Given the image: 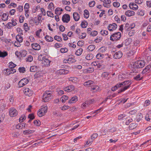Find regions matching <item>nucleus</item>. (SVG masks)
Returning <instances> with one entry per match:
<instances>
[{
  "label": "nucleus",
  "mask_w": 151,
  "mask_h": 151,
  "mask_svg": "<svg viewBox=\"0 0 151 151\" xmlns=\"http://www.w3.org/2000/svg\"><path fill=\"white\" fill-rule=\"evenodd\" d=\"M122 55V52L118 51L116 52L114 55V58L115 59H119L121 58Z\"/></svg>",
  "instance_id": "9b49d317"
},
{
  "label": "nucleus",
  "mask_w": 151,
  "mask_h": 151,
  "mask_svg": "<svg viewBox=\"0 0 151 151\" xmlns=\"http://www.w3.org/2000/svg\"><path fill=\"white\" fill-rule=\"evenodd\" d=\"M47 106H45L40 109L41 110V111H43L44 113L45 114L47 111Z\"/></svg>",
  "instance_id": "e433bc0d"
},
{
  "label": "nucleus",
  "mask_w": 151,
  "mask_h": 151,
  "mask_svg": "<svg viewBox=\"0 0 151 151\" xmlns=\"http://www.w3.org/2000/svg\"><path fill=\"white\" fill-rule=\"evenodd\" d=\"M34 123L36 126H39L40 125V122L39 120H35L34 121Z\"/></svg>",
  "instance_id": "5fc2aeb1"
},
{
  "label": "nucleus",
  "mask_w": 151,
  "mask_h": 151,
  "mask_svg": "<svg viewBox=\"0 0 151 151\" xmlns=\"http://www.w3.org/2000/svg\"><path fill=\"white\" fill-rule=\"evenodd\" d=\"M86 70L87 72L91 73L94 71V69L93 68H90Z\"/></svg>",
  "instance_id": "603ef678"
},
{
  "label": "nucleus",
  "mask_w": 151,
  "mask_h": 151,
  "mask_svg": "<svg viewBox=\"0 0 151 151\" xmlns=\"http://www.w3.org/2000/svg\"><path fill=\"white\" fill-rule=\"evenodd\" d=\"M18 112L15 109L12 108L9 111V114L11 117L16 116Z\"/></svg>",
  "instance_id": "6e6552de"
},
{
  "label": "nucleus",
  "mask_w": 151,
  "mask_h": 151,
  "mask_svg": "<svg viewBox=\"0 0 151 151\" xmlns=\"http://www.w3.org/2000/svg\"><path fill=\"white\" fill-rule=\"evenodd\" d=\"M78 100V98L77 96H75L71 98L68 101L69 103H72L76 102Z\"/></svg>",
  "instance_id": "f3484780"
},
{
  "label": "nucleus",
  "mask_w": 151,
  "mask_h": 151,
  "mask_svg": "<svg viewBox=\"0 0 151 151\" xmlns=\"http://www.w3.org/2000/svg\"><path fill=\"white\" fill-rule=\"evenodd\" d=\"M70 20V15L67 14H65L63 15L62 20L64 22L68 23Z\"/></svg>",
  "instance_id": "0eeeda50"
},
{
  "label": "nucleus",
  "mask_w": 151,
  "mask_h": 151,
  "mask_svg": "<svg viewBox=\"0 0 151 151\" xmlns=\"http://www.w3.org/2000/svg\"><path fill=\"white\" fill-rule=\"evenodd\" d=\"M120 3L118 2H114L113 3V5L114 7H119L120 6Z\"/></svg>",
  "instance_id": "e2e57ef3"
},
{
  "label": "nucleus",
  "mask_w": 151,
  "mask_h": 151,
  "mask_svg": "<svg viewBox=\"0 0 151 151\" xmlns=\"http://www.w3.org/2000/svg\"><path fill=\"white\" fill-rule=\"evenodd\" d=\"M104 57V55H102L101 53H98L96 56V58L99 59H101L103 58Z\"/></svg>",
  "instance_id": "c9c22d12"
},
{
  "label": "nucleus",
  "mask_w": 151,
  "mask_h": 151,
  "mask_svg": "<svg viewBox=\"0 0 151 151\" xmlns=\"http://www.w3.org/2000/svg\"><path fill=\"white\" fill-rule=\"evenodd\" d=\"M46 40L47 42H52L53 40V38L51 36L47 35L45 37Z\"/></svg>",
  "instance_id": "4be33fe9"
},
{
  "label": "nucleus",
  "mask_w": 151,
  "mask_h": 151,
  "mask_svg": "<svg viewBox=\"0 0 151 151\" xmlns=\"http://www.w3.org/2000/svg\"><path fill=\"white\" fill-rule=\"evenodd\" d=\"M78 79L76 77H71L69 78V81H70L73 83H76L77 82Z\"/></svg>",
  "instance_id": "bb28decb"
},
{
  "label": "nucleus",
  "mask_w": 151,
  "mask_h": 151,
  "mask_svg": "<svg viewBox=\"0 0 151 151\" xmlns=\"http://www.w3.org/2000/svg\"><path fill=\"white\" fill-rule=\"evenodd\" d=\"M129 27V24L128 23H127L125 24V26L124 27V29L127 31H129V30H130V28Z\"/></svg>",
  "instance_id": "58836bf2"
},
{
  "label": "nucleus",
  "mask_w": 151,
  "mask_h": 151,
  "mask_svg": "<svg viewBox=\"0 0 151 151\" xmlns=\"http://www.w3.org/2000/svg\"><path fill=\"white\" fill-rule=\"evenodd\" d=\"M83 51V49L82 48H80L76 50V52L75 54L77 56L80 55L82 53Z\"/></svg>",
  "instance_id": "5701e85b"
},
{
  "label": "nucleus",
  "mask_w": 151,
  "mask_h": 151,
  "mask_svg": "<svg viewBox=\"0 0 151 151\" xmlns=\"http://www.w3.org/2000/svg\"><path fill=\"white\" fill-rule=\"evenodd\" d=\"M81 26L82 28H85L87 26V23L86 22H81Z\"/></svg>",
  "instance_id": "79ce46f5"
},
{
  "label": "nucleus",
  "mask_w": 151,
  "mask_h": 151,
  "mask_svg": "<svg viewBox=\"0 0 151 151\" xmlns=\"http://www.w3.org/2000/svg\"><path fill=\"white\" fill-rule=\"evenodd\" d=\"M103 62L102 60L94 62L92 63V65L94 66H96L98 68H102L104 65Z\"/></svg>",
  "instance_id": "423d86ee"
},
{
  "label": "nucleus",
  "mask_w": 151,
  "mask_h": 151,
  "mask_svg": "<svg viewBox=\"0 0 151 151\" xmlns=\"http://www.w3.org/2000/svg\"><path fill=\"white\" fill-rule=\"evenodd\" d=\"M7 53L5 51L4 52H2L0 51V57L4 58L7 55Z\"/></svg>",
  "instance_id": "72a5a7b5"
},
{
  "label": "nucleus",
  "mask_w": 151,
  "mask_h": 151,
  "mask_svg": "<svg viewBox=\"0 0 151 151\" xmlns=\"http://www.w3.org/2000/svg\"><path fill=\"white\" fill-rule=\"evenodd\" d=\"M98 136V134L96 133L93 134L91 136V139H89V142L92 143L93 141L95 139V138H96Z\"/></svg>",
  "instance_id": "aec40b11"
},
{
  "label": "nucleus",
  "mask_w": 151,
  "mask_h": 151,
  "mask_svg": "<svg viewBox=\"0 0 151 151\" xmlns=\"http://www.w3.org/2000/svg\"><path fill=\"white\" fill-rule=\"evenodd\" d=\"M96 2L94 1H90L89 3V5L90 7H93L95 5Z\"/></svg>",
  "instance_id": "a19ab883"
},
{
  "label": "nucleus",
  "mask_w": 151,
  "mask_h": 151,
  "mask_svg": "<svg viewBox=\"0 0 151 151\" xmlns=\"http://www.w3.org/2000/svg\"><path fill=\"white\" fill-rule=\"evenodd\" d=\"M117 28V25L115 23H113L112 24H110L108 27L109 30L110 31L115 30Z\"/></svg>",
  "instance_id": "9d476101"
},
{
  "label": "nucleus",
  "mask_w": 151,
  "mask_h": 151,
  "mask_svg": "<svg viewBox=\"0 0 151 151\" xmlns=\"http://www.w3.org/2000/svg\"><path fill=\"white\" fill-rule=\"evenodd\" d=\"M129 8L133 10H137L138 8V6L134 3H131L129 5Z\"/></svg>",
  "instance_id": "f8f14e48"
},
{
  "label": "nucleus",
  "mask_w": 151,
  "mask_h": 151,
  "mask_svg": "<svg viewBox=\"0 0 151 151\" xmlns=\"http://www.w3.org/2000/svg\"><path fill=\"white\" fill-rule=\"evenodd\" d=\"M68 97L65 95L63 96L61 98V101L62 103H65L66 100H68Z\"/></svg>",
  "instance_id": "a878e982"
},
{
  "label": "nucleus",
  "mask_w": 151,
  "mask_h": 151,
  "mask_svg": "<svg viewBox=\"0 0 151 151\" xmlns=\"http://www.w3.org/2000/svg\"><path fill=\"white\" fill-rule=\"evenodd\" d=\"M32 131L30 130H26L23 131V133L25 134H29L31 133H32Z\"/></svg>",
  "instance_id": "3c124183"
},
{
  "label": "nucleus",
  "mask_w": 151,
  "mask_h": 151,
  "mask_svg": "<svg viewBox=\"0 0 151 151\" xmlns=\"http://www.w3.org/2000/svg\"><path fill=\"white\" fill-rule=\"evenodd\" d=\"M98 34V32L97 31H94L91 33V34L93 36H96Z\"/></svg>",
  "instance_id": "69168bd1"
},
{
  "label": "nucleus",
  "mask_w": 151,
  "mask_h": 151,
  "mask_svg": "<svg viewBox=\"0 0 151 151\" xmlns=\"http://www.w3.org/2000/svg\"><path fill=\"white\" fill-rule=\"evenodd\" d=\"M9 16V15H7L6 13L3 14L2 15V17L3 18L2 19L4 21H6L8 19V17Z\"/></svg>",
  "instance_id": "2f4dec72"
},
{
  "label": "nucleus",
  "mask_w": 151,
  "mask_h": 151,
  "mask_svg": "<svg viewBox=\"0 0 151 151\" xmlns=\"http://www.w3.org/2000/svg\"><path fill=\"white\" fill-rule=\"evenodd\" d=\"M69 106H68L64 105L63 107L61 108V110H65L66 109H68Z\"/></svg>",
  "instance_id": "774afa93"
},
{
  "label": "nucleus",
  "mask_w": 151,
  "mask_h": 151,
  "mask_svg": "<svg viewBox=\"0 0 151 151\" xmlns=\"http://www.w3.org/2000/svg\"><path fill=\"white\" fill-rule=\"evenodd\" d=\"M23 91L26 95L29 96H31L32 94V91L28 88H24L23 90Z\"/></svg>",
  "instance_id": "1a4fd4ad"
},
{
  "label": "nucleus",
  "mask_w": 151,
  "mask_h": 151,
  "mask_svg": "<svg viewBox=\"0 0 151 151\" xmlns=\"http://www.w3.org/2000/svg\"><path fill=\"white\" fill-rule=\"evenodd\" d=\"M37 67L35 66H32L30 67V70L31 72H35L37 71Z\"/></svg>",
  "instance_id": "7c9ffc66"
},
{
  "label": "nucleus",
  "mask_w": 151,
  "mask_h": 151,
  "mask_svg": "<svg viewBox=\"0 0 151 151\" xmlns=\"http://www.w3.org/2000/svg\"><path fill=\"white\" fill-rule=\"evenodd\" d=\"M93 57L92 54H89L86 56V58L87 60H90L93 59Z\"/></svg>",
  "instance_id": "473e14b6"
},
{
  "label": "nucleus",
  "mask_w": 151,
  "mask_h": 151,
  "mask_svg": "<svg viewBox=\"0 0 151 151\" xmlns=\"http://www.w3.org/2000/svg\"><path fill=\"white\" fill-rule=\"evenodd\" d=\"M32 48L35 50H39L40 49L41 47L40 45L37 43H33L31 45Z\"/></svg>",
  "instance_id": "ddd939ff"
},
{
  "label": "nucleus",
  "mask_w": 151,
  "mask_h": 151,
  "mask_svg": "<svg viewBox=\"0 0 151 151\" xmlns=\"http://www.w3.org/2000/svg\"><path fill=\"white\" fill-rule=\"evenodd\" d=\"M150 103V101L149 100H147L145 101L144 104V106H149Z\"/></svg>",
  "instance_id": "a18cd8bd"
},
{
  "label": "nucleus",
  "mask_w": 151,
  "mask_h": 151,
  "mask_svg": "<svg viewBox=\"0 0 151 151\" xmlns=\"http://www.w3.org/2000/svg\"><path fill=\"white\" fill-rule=\"evenodd\" d=\"M151 65H148L142 71V73L143 74L145 73L146 72L149 73L151 70Z\"/></svg>",
  "instance_id": "2eb2a0df"
},
{
  "label": "nucleus",
  "mask_w": 151,
  "mask_h": 151,
  "mask_svg": "<svg viewBox=\"0 0 151 151\" xmlns=\"http://www.w3.org/2000/svg\"><path fill=\"white\" fill-rule=\"evenodd\" d=\"M106 50V48L105 47H103L100 49V51L102 52H105Z\"/></svg>",
  "instance_id": "0e129e2a"
},
{
  "label": "nucleus",
  "mask_w": 151,
  "mask_h": 151,
  "mask_svg": "<svg viewBox=\"0 0 151 151\" xmlns=\"http://www.w3.org/2000/svg\"><path fill=\"white\" fill-rule=\"evenodd\" d=\"M4 115L2 114L0 115V124L4 121Z\"/></svg>",
  "instance_id": "052dcab7"
},
{
  "label": "nucleus",
  "mask_w": 151,
  "mask_h": 151,
  "mask_svg": "<svg viewBox=\"0 0 151 151\" xmlns=\"http://www.w3.org/2000/svg\"><path fill=\"white\" fill-rule=\"evenodd\" d=\"M17 9L19 12H21L23 10V7L22 6H19L17 8Z\"/></svg>",
  "instance_id": "338daca9"
},
{
  "label": "nucleus",
  "mask_w": 151,
  "mask_h": 151,
  "mask_svg": "<svg viewBox=\"0 0 151 151\" xmlns=\"http://www.w3.org/2000/svg\"><path fill=\"white\" fill-rule=\"evenodd\" d=\"M145 62L144 60H139L133 63L132 68H133L134 72H137L136 69L142 68L145 65Z\"/></svg>",
  "instance_id": "f03ea898"
},
{
  "label": "nucleus",
  "mask_w": 151,
  "mask_h": 151,
  "mask_svg": "<svg viewBox=\"0 0 151 151\" xmlns=\"http://www.w3.org/2000/svg\"><path fill=\"white\" fill-rule=\"evenodd\" d=\"M131 83H132L130 80H128L117 84L116 86L117 87H121L122 86H124L118 92V93H119L127 89L130 87Z\"/></svg>",
  "instance_id": "f257e3e1"
},
{
  "label": "nucleus",
  "mask_w": 151,
  "mask_h": 151,
  "mask_svg": "<svg viewBox=\"0 0 151 151\" xmlns=\"http://www.w3.org/2000/svg\"><path fill=\"white\" fill-rule=\"evenodd\" d=\"M45 114L43 111H41V110L40 109L39 111L38 112L37 114L40 117H41L45 115Z\"/></svg>",
  "instance_id": "09e8293b"
},
{
  "label": "nucleus",
  "mask_w": 151,
  "mask_h": 151,
  "mask_svg": "<svg viewBox=\"0 0 151 151\" xmlns=\"http://www.w3.org/2000/svg\"><path fill=\"white\" fill-rule=\"evenodd\" d=\"M84 17L86 18H88L89 16V13L88 10L85 9L84 10Z\"/></svg>",
  "instance_id": "4c0bfd02"
},
{
  "label": "nucleus",
  "mask_w": 151,
  "mask_h": 151,
  "mask_svg": "<svg viewBox=\"0 0 151 151\" xmlns=\"http://www.w3.org/2000/svg\"><path fill=\"white\" fill-rule=\"evenodd\" d=\"M16 128L17 129H20L23 128V125L22 124H19L16 126Z\"/></svg>",
  "instance_id": "49530a36"
},
{
  "label": "nucleus",
  "mask_w": 151,
  "mask_h": 151,
  "mask_svg": "<svg viewBox=\"0 0 151 151\" xmlns=\"http://www.w3.org/2000/svg\"><path fill=\"white\" fill-rule=\"evenodd\" d=\"M28 118L32 120L35 118V116L33 114H30L28 115Z\"/></svg>",
  "instance_id": "13d9d810"
},
{
  "label": "nucleus",
  "mask_w": 151,
  "mask_h": 151,
  "mask_svg": "<svg viewBox=\"0 0 151 151\" xmlns=\"http://www.w3.org/2000/svg\"><path fill=\"white\" fill-rule=\"evenodd\" d=\"M16 40L19 42H22V38L19 35H17L16 37Z\"/></svg>",
  "instance_id": "b1692460"
},
{
  "label": "nucleus",
  "mask_w": 151,
  "mask_h": 151,
  "mask_svg": "<svg viewBox=\"0 0 151 151\" xmlns=\"http://www.w3.org/2000/svg\"><path fill=\"white\" fill-rule=\"evenodd\" d=\"M73 18L75 21H78L80 18L79 14L77 12H74L73 14Z\"/></svg>",
  "instance_id": "6ab92c4d"
},
{
  "label": "nucleus",
  "mask_w": 151,
  "mask_h": 151,
  "mask_svg": "<svg viewBox=\"0 0 151 151\" xmlns=\"http://www.w3.org/2000/svg\"><path fill=\"white\" fill-rule=\"evenodd\" d=\"M15 12V9H12L9 12L10 15H14Z\"/></svg>",
  "instance_id": "6e6d98bb"
},
{
  "label": "nucleus",
  "mask_w": 151,
  "mask_h": 151,
  "mask_svg": "<svg viewBox=\"0 0 151 151\" xmlns=\"http://www.w3.org/2000/svg\"><path fill=\"white\" fill-rule=\"evenodd\" d=\"M18 70L20 73H24L25 71V69L24 67H20Z\"/></svg>",
  "instance_id": "de8ad7c7"
},
{
  "label": "nucleus",
  "mask_w": 151,
  "mask_h": 151,
  "mask_svg": "<svg viewBox=\"0 0 151 151\" xmlns=\"http://www.w3.org/2000/svg\"><path fill=\"white\" fill-rule=\"evenodd\" d=\"M33 57L31 55H29L28 57L26 58V61L27 62H30L33 60Z\"/></svg>",
  "instance_id": "c756f323"
},
{
  "label": "nucleus",
  "mask_w": 151,
  "mask_h": 151,
  "mask_svg": "<svg viewBox=\"0 0 151 151\" xmlns=\"http://www.w3.org/2000/svg\"><path fill=\"white\" fill-rule=\"evenodd\" d=\"M100 33L102 35L104 36L107 35L108 34V32L106 30H104V31L101 30L100 32Z\"/></svg>",
  "instance_id": "c03bdc74"
},
{
  "label": "nucleus",
  "mask_w": 151,
  "mask_h": 151,
  "mask_svg": "<svg viewBox=\"0 0 151 151\" xmlns=\"http://www.w3.org/2000/svg\"><path fill=\"white\" fill-rule=\"evenodd\" d=\"M29 82L28 80L26 78H23L19 81L18 83L19 88H21L27 84Z\"/></svg>",
  "instance_id": "39448f33"
},
{
  "label": "nucleus",
  "mask_w": 151,
  "mask_h": 151,
  "mask_svg": "<svg viewBox=\"0 0 151 151\" xmlns=\"http://www.w3.org/2000/svg\"><path fill=\"white\" fill-rule=\"evenodd\" d=\"M60 73L62 74H65L68 73L69 72L68 70L65 69H62L60 70Z\"/></svg>",
  "instance_id": "c85d7f7f"
},
{
  "label": "nucleus",
  "mask_w": 151,
  "mask_h": 151,
  "mask_svg": "<svg viewBox=\"0 0 151 151\" xmlns=\"http://www.w3.org/2000/svg\"><path fill=\"white\" fill-rule=\"evenodd\" d=\"M59 29L60 31L63 32L65 31V28L63 26L60 25L59 27Z\"/></svg>",
  "instance_id": "4d7b16f0"
},
{
  "label": "nucleus",
  "mask_w": 151,
  "mask_h": 151,
  "mask_svg": "<svg viewBox=\"0 0 151 151\" xmlns=\"http://www.w3.org/2000/svg\"><path fill=\"white\" fill-rule=\"evenodd\" d=\"M24 30L25 31H27L28 30V27L27 26V23H25L24 24Z\"/></svg>",
  "instance_id": "bf43d9fd"
},
{
  "label": "nucleus",
  "mask_w": 151,
  "mask_h": 151,
  "mask_svg": "<svg viewBox=\"0 0 151 151\" xmlns=\"http://www.w3.org/2000/svg\"><path fill=\"white\" fill-rule=\"evenodd\" d=\"M137 126V124H136L132 123L130 124L129 128L130 129H132L135 128Z\"/></svg>",
  "instance_id": "cd10ccee"
},
{
  "label": "nucleus",
  "mask_w": 151,
  "mask_h": 151,
  "mask_svg": "<svg viewBox=\"0 0 151 151\" xmlns=\"http://www.w3.org/2000/svg\"><path fill=\"white\" fill-rule=\"evenodd\" d=\"M60 51L62 53H65L68 51V49L66 48H62L60 49Z\"/></svg>",
  "instance_id": "864d4df0"
},
{
  "label": "nucleus",
  "mask_w": 151,
  "mask_h": 151,
  "mask_svg": "<svg viewBox=\"0 0 151 151\" xmlns=\"http://www.w3.org/2000/svg\"><path fill=\"white\" fill-rule=\"evenodd\" d=\"M52 92L50 91H46L43 93L42 96V101L44 102H47L51 99Z\"/></svg>",
  "instance_id": "7ed1b4c3"
},
{
  "label": "nucleus",
  "mask_w": 151,
  "mask_h": 151,
  "mask_svg": "<svg viewBox=\"0 0 151 151\" xmlns=\"http://www.w3.org/2000/svg\"><path fill=\"white\" fill-rule=\"evenodd\" d=\"M74 89L75 87L73 85H70L66 87L65 89V91L70 92L73 90Z\"/></svg>",
  "instance_id": "a211bd4d"
},
{
  "label": "nucleus",
  "mask_w": 151,
  "mask_h": 151,
  "mask_svg": "<svg viewBox=\"0 0 151 151\" xmlns=\"http://www.w3.org/2000/svg\"><path fill=\"white\" fill-rule=\"evenodd\" d=\"M134 14L135 12L134 11L129 10L127 11L125 13V15L129 17L134 15Z\"/></svg>",
  "instance_id": "dca6fc26"
},
{
  "label": "nucleus",
  "mask_w": 151,
  "mask_h": 151,
  "mask_svg": "<svg viewBox=\"0 0 151 151\" xmlns=\"http://www.w3.org/2000/svg\"><path fill=\"white\" fill-rule=\"evenodd\" d=\"M54 39L58 42H61L62 41L61 37L59 36L56 35L54 37Z\"/></svg>",
  "instance_id": "ea45409f"
},
{
  "label": "nucleus",
  "mask_w": 151,
  "mask_h": 151,
  "mask_svg": "<svg viewBox=\"0 0 151 151\" xmlns=\"http://www.w3.org/2000/svg\"><path fill=\"white\" fill-rule=\"evenodd\" d=\"M47 14L49 17H53L54 16V14L50 11H47Z\"/></svg>",
  "instance_id": "8fccbe9b"
},
{
  "label": "nucleus",
  "mask_w": 151,
  "mask_h": 151,
  "mask_svg": "<svg viewBox=\"0 0 151 151\" xmlns=\"http://www.w3.org/2000/svg\"><path fill=\"white\" fill-rule=\"evenodd\" d=\"M63 11L62 9L60 8H57L55 10V13L58 15H60L62 13L61 12Z\"/></svg>",
  "instance_id": "412c9836"
},
{
  "label": "nucleus",
  "mask_w": 151,
  "mask_h": 151,
  "mask_svg": "<svg viewBox=\"0 0 151 151\" xmlns=\"http://www.w3.org/2000/svg\"><path fill=\"white\" fill-rule=\"evenodd\" d=\"M138 116H139V118H137V121L138 122H139V121L142 119V115L141 113H139V114Z\"/></svg>",
  "instance_id": "680f3d73"
},
{
  "label": "nucleus",
  "mask_w": 151,
  "mask_h": 151,
  "mask_svg": "<svg viewBox=\"0 0 151 151\" xmlns=\"http://www.w3.org/2000/svg\"><path fill=\"white\" fill-rule=\"evenodd\" d=\"M95 48V46L93 45H91L88 46V50L91 51H93Z\"/></svg>",
  "instance_id": "f704fd0d"
},
{
  "label": "nucleus",
  "mask_w": 151,
  "mask_h": 151,
  "mask_svg": "<svg viewBox=\"0 0 151 151\" xmlns=\"http://www.w3.org/2000/svg\"><path fill=\"white\" fill-rule=\"evenodd\" d=\"M9 67L11 69L13 68L16 67V65L14 64L12 62H10L9 63Z\"/></svg>",
  "instance_id": "37998d69"
},
{
  "label": "nucleus",
  "mask_w": 151,
  "mask_h": 151,
  "mask_svg": "<svg viewBox=\"0 0 151 151\" xmlns=\"http://www.w3.org/2000/svg\"><path fill=\"white\" fill-rule=\"evenodd\" d=\"M50 62L48 59H45L43 60L42 63L44 64L45 65L47 66L50 65Z\"/></svg>",
  "instance_id": "393cba45"
},
{
  "label": "nucleus",
  "mask_w": 151,
  "mask_h": 151,
  "mask_svg": "<svg viewBox=\"0 0 151 151\" xmlns=\"http://www.w3.org/2000/svg\"><path fill=\"white\" fill-rule=\"evenodd\" d=\"M121 34L119 32L115 33L111 35L110 37V40L112 41L119 40L121 38Z\"/></svg>",
  "instance_id": "20e7f679"
},
{
  "label": "nucleus",
  "mask_w": 151,
  "mask_h": 151,
  "mask_svg": "<svg viewBox=\"0 0 151 151\" xmlns=\"http://www.w3.org/2000/svg\"><path fill=\"white\" fill-rule=\"evenodd\" d=\"M83 85L85 86L89 87L91 86H93L94 85V83L93 81L89 80L84 82Z\"/></svg>",
  "instance_id": "4468645a"
}]
</instances>
